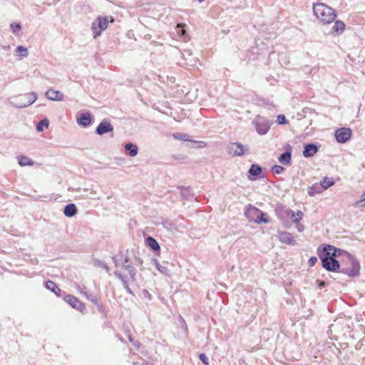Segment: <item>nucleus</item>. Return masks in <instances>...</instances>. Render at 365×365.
Wrapping results in <instances>:
<instances>
[{
  "mask_svg": "<svg viewBox=\"0 0 365 365\" xmlns=\"http://www.w3.org/2000/svg\"><path fill=\"white\" fill-rule=\"evenodd\" d=\"M323 250L324 252L327 253V255H331L335 258L342 256L343 259L340 272L346 274L349 277H356L359 274V263L349 253L329 245L324 246Z\"/></svg>",
  "mask_w": 365,
  "mask_h": 365,
  "instance_id": "1",
  "label": "nucleus"
},
{
  "mask_svg": "<svg viewBox=\"0 0 365 365\" xmlns=\"http://www.w3.org/2000/svg\"><path fill=\"white\" fill-rule=\"evenodd\" d=\"M313 11L316 17L323 24H329L336 17L335 11L323 3L313 5Z\"/></svg>",
  "mask_w": 365,
  "mask_h": 365,
  "instance_id": "2",
  "label": "nucleus"
},
{
  "mask_svg": "<svg viewBox=\"0 0 365 365\" xmlns=\"http://www.w3.org/2000/svg\"><path fill=\"white\" fill-rule=\"evenodd\" d=\"M37 97L35 92L25 93L16 97L14 101L11 102V104L18 108H26L33 104L36 101Z\"/></svg>",
  "mask_w": 365,
  "mask_h": 365,
  "instance_id": "3",
  "label": "nucleus"
},
{
  "mask_svg": "<svg viewBox=\"0 0 365 365\" xmlns=\"http://www.w3.org/2000/svg\"><path fill=\"white\" fill-rule=\"evenodd\" d=\"M319 257L322 259L323 267L327 270L335 272L339 269H341V265L340 266L339 262L334 257L331 255H327V253L324 252V250L322 251V253L320 254Z\"/></svg>",
  "mask_w": 365,
  "mask_h": 365,
  "instance_id": "4",
  "label": "nucleus"
},
{
  "mask_svg": "<svg viewBox=\"0 0 365 365\" xmlns=\"http://www.w3.org/2000/svg\"><path fill=\"white\" fill-rule=\"evenodd\" d=\"M245 215L250 221H254L258 224L268 222V220L264 217L265 214L259 209L252 206H250L247 208Z\"/></svg>",
  "mask_w": 365,
  "mask_h": 365,
  "instance_id": "5",
  "label": "nucleus"
},
{
  "mask_svg": "<svg viewBox=\"0 0 365 365\" xmlns=\"http://www.w3.org/2000/svg\"><path fill=\"white\" fill-rule=\"evenodd\" d=\"M253 124L259 135H264L269 131L272 122L263 116L257 115L254 119Z\"/></svg>",
  "mask_w": 365,
  "mask_h": 365,
  "instance_id": "6",
  "label": "nucleus"
},
{
  "mask_svg": "<svg viewBox=\"0 0 365 365\" xmlns=\"http://www.w3.org/2000/svg\"><path fill=\"white\" fill-rule=\"evenodd\" d=\"M108 26V19L106 16H99L92 24V30L93 37L96 38L101 36L102 31H105Z\"/></svg>",
  "mask_w": 365,
  "mask_h": 365,
  "instance_id": "7",
  "label": "nucleus"
},
{
  "mask_svg": "<svg viewBox=\"0 0 365 365\" xmlns=\"http://www.w3.org/2000/svg\"><path fill=\"white\" fill-rule=\"evenodd\" d=\"M351 130L347 128H339L335 132V138L337 142L344 143L348 141L351 135Z\"/></svg>",
  "mask_w": 365,
  "mask_h": 365,
  "instance_id": "8",
  "label": "nucleus"
},
{
  "mask_svg": "<svg viewBox=\"0 0 365 365\" xmlns=\"http://www.w3.org/2000/svg\"><path fill=\"white\" fill-rule=\"evenodd\" d=\"M247 150V148L240 143H231L228 145V153L233 156H242Z\"/></svg>",
  "mask_w": 365,
  "mask_h": 365,
  "instance_id": "9",
  "label": "nucleus"
},
{
  "mask_svg": "<svg viewBox=\"0 0 365 365\" xmlns=\"http://www.w3.org/2000/svg\"><path fill=\"white\" fill-rule=\"evenodd\" d=\"M64 300L66 302L69 304L73 308L76 309L81 312H82L85 309L84 304L78 299H77L73 295H66L64 297Z\"/></svg>",
  "mask_w": 365,
  "mask_h": 365,
  "instance_id": "10",
  "label": "nucleus"
},
{
  "mask_svg": "<svg viewBox=\"0 0 365 365\" xmlns=\"http://www.w3.org/2000/svg\"><path fill=\"white\" fill-rule=\"evenodd\" d=\"M113 130V126L111 125V123L106 120H103L96 128V132L98 135H102Z\"/></svg>",
  "mask_w": 365,
  "mask_h": 365,
  "instance_id": "11",
  "label": "nucleus"
},
{
  "mask_svg": "<svg viewBox=\"0 0 365 365\" xmlns=\"http://www.w3.org/2000/svg\"><path fill=\"white\" fill-rule=\"evenodd\" d=\"M45 95L48 99L51 101H63L64 100V95L54 89H48Z\"/></svg>",
  "mask_w": 365,
  "mask_h": 365,
  "instance_id": "12",
  "label": "nucleus"
},
{
  "mask_svg": "<svg viewBox=\"0 0 365 365\" xmlns=\"http://www.w3.org/2000/svg\"><path fill=\"white\" fill-rule=\"evenodd\" d=\"M91 120L92 116L88 112L82 113L79 114V116L77 118L78 124L83 127L88 126L91 123Z\"/></svg>",
  "mask_w": 365,
  "mask_h": 365,
  "instance_id": "13",
  "label": "nucleus"
},
{
  "mask_svg": "<svg viewBox=\"0 0 365 365\" xmlns=\"http://www.w3.org/2000/svg\"><path fill=\"white\" fill-rule=\"evenodd\" d=\"M318 151V147L314 143H309L305 145L303 151V155L305 158L314 156Z\"/></svg>",
  "mask_w": 365,
  "mask_h": 365,
  "instance_id": "14",
  "label": "nucleus"
},
{
  "mask_svg": "<svg viewBox=\"0 0 365 365\" xmlns=\"http://www.w3.org/2000/svg\"><path fill=\"white\" fill-rule=\"evenodd\" d=\"M286 212L287 216L289 217L292 220V222L294 223H297L298 222H299L303 217V213L302 211H297V212H295L292 210H287Z\"/></svg>",
  "mask_w": 365,
  "mask_h": 365,
  "instance_id": "15",
  "label": "nucleus"
},
{
  "mask_svg": "<svg viewBox=\"0 0 365 365\" xmlns=\"http://www.w3.org/2000/svg\"><path fill=\"white\" fill-rule=\"evenodd\" d=\"M279 239L280 242L287 245H294L295 241L292 239V235L289 232H282L279 234Z\"/></svg>",
  "mask_w": 365,
  "mask_h": 365,
  "instance_id": "16",
  "label": "nucleus"
},
{
  "mask_svg": "<svg viewBox=\"0 0 365 365\" xmlns=\"http://www.w3.org/2000/svg\"><path fill=\"white\" fill-rule=\"evenodd\" d=\"M76 213V206L73 203L68 204L64 207L63 214L68 217H73Z\"/></svg>",
  "mask_w": 365,
  "mask_h": 365,
  "instance_id": "17",
  "label": "nucleus"
},
{
  "mask_svg": "<svg viewBox=\"0 0 365 365\" xmlns=\"http://www.w3.org/2000/svg\"><path fill=\"white\" fill-rule=\"evenodd\" d=\"M291 153L290 152H284L280 155L278 158V160L280 163L284 165H290L291 163Z\"/></svg>",
  "mask_w": 365,
  "mask_h": 365,
  "instance_id": "18",
  "label": "nucleus"
},
{
  "mask_svg": "<svg viewBox=\"0 0 365 365\" xmlns=\"http://www.w3.org/2000/svg\"><path fill=\"white\" fill-rule=\"evenodd\" d=\"M125 149L128 152L129 155L131 157H134L138 154V148L136 145L128 143L125 145Z\"/></svg>",
  "mask_w": 365,
  "mask_h": 365,
  "instance_id": "19",
  "label": "nucleus"
},
{
  "mask_svg": "<svg viewBox=\"0 0 365 365\" xmlns=\"http://www.w3.org/2000/svg\"><path fill=\"white\" fill-rule=\"evenodd\" d=\"M345 29V24L341 21H336L334 25L332 28V32L336 33V34H341Z\"/></svg>",
  "mask_w": 365,
  "mask_h": 365,
  "instance_id": "20",
  "label": "nucleus"
},
{
  "mask_svg": "<svg viewBox=\"0 0 365 365\" xmlns=\"http://www.w3.org/2000/svg\"><path fill=\"white\" fill-rule=\"evenodd\" d=\"M147 245L154 251H159L160 247L158 242L152 237H148L146 239Z\"/></svg>",
  "mask_w": 365,
  "mask_h": 365,
  "instance_id": "21",
  "label": "nucleus"
},
{
  "mask_svg": "<svg viewBox=\"0 0 365 365\" xmlns=\"http://www.w3.org/2000/svg\"><path fill=\"white\" fill-rule=\"evenodd\" d=\"M84 296L87 298V299L93 302L95 305H96L100 311L101 310L102 305L99 303V301L95 294H88L87 292H85Z\"/></svg>",
  "mask_w": 365,
  "mask_h": 365,
  "instance_id": "22",
  "label": "nucleus"
},
{
  "mask_svg": "<svg viewBox=\"0 0 365 365\" xmlns=\"http://www.w3.org/2000/svg\"><path fill=\"white\" fill-rule=\"evenodd\" d=\"M262 168L259 165L256 164H252L251 167L249 169V173L251 175L253 176H258L262 173Z\"/></svg>",
  "mask_w": 365,
  "mask_h": 365,
  "instance_id": "23",
  "label": "nucleus"
},
{
  "mask_svg": "<svg viewBox=\"0 0 365 365\" xmlns=\"http://www.w3.org/2000/svg\"><path fill=\"white\" fill-rule=\"evenodd\" d=\"M334 182L332 179L325 177L321 181V185L319 186L321 187V189H322L323 191L330 187L331 185H334Z\"/></svg>",
  "mask_w": 365,
  "mask_h": 365,
  "instance_id": "24",
  "label": "nucleus"
},
{
  "mask_svg": "<svg viewBox=\"0 0 365 365\" xmlns=\"http://www.w3.org/2000/svg\"><path fill=\"white\" fill-rule=\"evenodd\" d=\"M173 136L175 139H177V140H183V141H190V142L195 143H197V141H195V140H190L188 134L176 133H173Z\"/></svg>",
  "mask_w": 365,
  "mask_h": 365,
  "instance_id": "25",
  "label": "nucleus"
},
{
  "mask_svg": "<svg viewBox=\"0 0 365 365\" xmlns=\"http://www.w3.org/2000/svg\"><path fill=\"white\" fill-rule=\"evenodd\" d=\"M153 262H154V264L155 265V267L157 268V269L160 273H162V274H163L165 275H168L169 274V270L167 268V267L161 264L156 259H154Z\"/></svg>",
  "mask_w": 365,
  "mask_h": 365,
  "instance_id": "26",
  "label": "nucleus"
},
{
  "mask_svg": "<svg viewBox=\"0 0 365 365\" xmlns=\"http://www.w3.org/2000/svg\"><path fill=\"white\" fill-rule=\"evenodd\" d=\"M46 287L55 293L56 294H58V292H60V289L57 287L56 283H54L53 281L48 280L46 282Z\"/></svg>",
  "mask_w": 365,
  "mask_h": 365,
  "instance_id": "27",
  "label": "nucleus"
},
{
  "mask_svg": "<svg viewBox=\"0 0 365 365\" xmlns=\"http://www.w3.org/2000/svg\"><path fill=\"white\" fill-rule=\"evenodd\" d=\"M19 164L21 166L33 165L34 162L26 156H21L19 158Z\"/></svg>",
  "mask_w": 365,
  "mask_h": 365,
  "instance_id": "28",
  "label": "nucleus"
},
{
  "mask_svg": "<svg viewBox=\"0 0 365 365\" xmlns=\"http://www.w3.org/2000/svg\"><path fill=\"white\" fill-rule=\"evenodd\" d=\"M123 269L128 271L132 281H135V274H136L135 269L130 264L123 265Z\"/></svg>",
  "mask_w": 365,
  "mask_h": 365,
  "instance_id": "29",
  "label": "nucleus"
},
{
  "mask_svg": "<svg viewBox=\"0 0 365 365\" xmlns=\"http://www.w3.org/2000/svg\"><path fill=\"white\" fill-rule=\"evenodd\" d=\"M16 52L21 57H26L29 54L27 48L22 46H17L16 48Z\"/></svg>",
  "mask_w": 365,
  "mask_h": 365,
  "instance_id": "30",
  "label": "nucleus"
},
{
  "mask_svg": "<svg viewBox=\"0 0 365 365\" xmlns=\"http://www.w3.org/2000/svg\"><path fill=\"white\" fill-rule=\"evenodd\" d=\"M322 192V189L319 185H314L309 188L308 193L309 195L313 196L317 193H321Z\"/></svg>",
  "mask_w": 365,
  "mask_h": 365,
  "instance_id": "31",
  "label": "nucleus"
},
{
  "mask_svg": "<svg viewBox=\"0 0 365 365\" xmlns=\"http://www.w3.org/2000/svg\"><path fill=\"white\" fill-rule=\"evenodd\" d=\"M48 126V120L47 119L41 120L36 125V129L38 131H42L43 130V127Z\"/></svg>",
  "mask_w": 365,
  "mask_h": 365,
  "instance_id": "32",
  "label": "nucleus"
},
{
  "mask_svg": "<svg viewBox=\"0 0 365 365\" xmlns=\"http://www.w3.org/2000/svg\"><path fill=\"white\" fill-rule=\"evenodd\" d=\"M354 206L356 207H365V192L362 194L361 200L355 202Z\"/></svg>",
  "mask_w": 365,
  "mask_h": 365,
  "instance_id": "33",
  "label": "nucleus"
},
{
  "mask_svg": "<svg viewBox=\"0 0 365 365\" xmlns=\"http://www.w3.org/2000/svg\"><path fill=\"white\" fill-rule=\"evenodd\" d=\"M272 170L275 174H281L284 171V168L281 165H275L272 168Z\"/></svg>",
  "mask_w": 365,
  "mask_h": 365,
  "instance_id": "34",
  "label": "nucleus"
},
{
  "mask_svg": "<svg viewBox=\"0 0 365 365\" xmlns=\"http://www.w3.org/2000/svg\"><path fill=\"white\" fill-rule=\"evenodd\" d=\"M113 259L115 267H122L123 268V265H125V264H124V262H123V259H121L120 256L118 258L113 257Z\"/></svg>",
  "mask_w": 365,
  "mask_h": 365,
  "instance_id": "35",
  "label": "nucleus"
},
{
  "mask_svg": "<svg viewBox=\"0 0 365 365\" xmlns=\"http://www.w3.org/2000/svg\"><path fill=\"white\" fill-rule=\"evenodd\" d=\"M10 26L13 29V33L14 34H16V32L21 29V25L20 24L13 23V24H11Z\"/></svg>",
  "mask_w": 365,
  "mask_h": 365,
  "instance_id": "36",
  "label": "nucleus"
},
{
  "mask_svg": "<svg viewBox=\"0 0 365 365\" xmlns=\"http://www.w3.org/2000/svg\"><path fill=\"white\" fill-rule=\"evenodd\" d=\"M277 121L278 124H279V125H283V124H285L287 123L285 116L284 115H279L277 116Z\"/></svg>",
  "mask_w": 365,
  "mask_h": 365,
  "instance_id": "37",
  "label": "nucleus"
},
{
  "mask_svg": "<svg viewBox=\"0 0 365 365\" xmlns=\"http://www.w3.org/2000/svg\"><path fill=\"white\" fill-rule=\"evenodd\" d=\"M199 358L205 365L209 364L208 358L206 356L205 354H200L199 355Z\"/></svg>",
  "mask_w": 365,
  "mask_h": 365,
  "instance_id": "38",
  "label": "nucleus"
},
{
  "mask_svg": "<svg viewBox=\"0 0 365 365\" xmlns=\"http://www.w3.org/2000/svg\"><path fill=\"white\" fill-rule=\"evenodd\" d=\"M114 275L118 278L119 279L121 280V282H124L125 279V277L123 276V274H121V272L118 270H116L114 272Z\"/></svg>",
  "mask_w": 365,
  "mask_h": 365,
  "instance_id": "39",
  "label": "nucleus"
},
{
  "mask_svg": "<svg viewBox=\"0 0 365 365\" xmlns=\"http://www.w3.org/2000/svg\"><path fill=\"white\" fill-rule=\"evenodd\" d=\"M317 262V258L316 257H312L309 259L308 263H309V266L312 267L316 264Z\"/></svg>",
  "mask_w": 365,
  "mask_h": 365,
  "instance_id": "40",
  "label": "nucleus"
},
{
  "mask_svg": "<svg viewBox=\"0 0 365 365\" xmlns=\"http://www.w3.org/2000/svg\"><path fill=\"white\" fill-rule=\"evenodd\" d=\"M123 284V287L124 288L126 289V291L130 293V294H132V291L130 289V288L129 287V285H128V283L126 280H125L124 282H122Z\"/></svg>",
  "mask_w": 365,
  "mask_h": 365,
  "instance_id": "41",
  "label": "nucleus"
},
{
  "mask_svg": "<svg viewBox=\"0 0 365 365\" xmlns=\"http://www.w3.org/2000/svg\"><path fill=\"white\" fill-rule=\"evenodd\" d=\"M183 27H184V25H182V24H178V28L180 29V30L178 31V33H179L180 35H184V34H185V30H184Z\"/></svg>",
  "mask_w": 365,
  "mask_h": 365,
  "instance_id": "42",
  "label": "nucleus"
},
{
  "mask_svg": "<svg viewBox=\"0 0 365 365\" xmlns=\"http://www.w3.org/2000/svg\"><path fill=\"white\" fill-rule=\"evenodd\" d=\"M190 190V187H186L185 189H182V188H180V194L182 195V197H185V192H188Z\"/></svg>",
  "mask_w": 365,
  "mask_h": 365,
  "instance_id": "43",
  "label": "nucleus"
},
{
  "mask_svg": "<svg viewBox=\"0 0 365 365\" xmlns=\"http://www.w3.org/2000/svg\"><path fill=\"white\" fill-rule=\"evenodd\" d=\"M121 259H123V262H124V264H128L129 262V258L127 256H125L123 255H120Z\"/></svg>",
  "mask_w": 365,
  "mask_h": 365,
  "instance_id": "44",
  "label": "nucleus"
},
{
  "mask_svg": "<svg viewBox=\"0 0 365 365\" xmlns=\"http://www.w3.org/2000/svg\"><path fill=\"white\" fill-rule=\"evenodd\" d=\"M76 287H77L78 291L79 292H81L82 294H83V295H84V293H85V292H86L85 291V289H86V288H85V287H81L80 285H77V286H76Z\"/></svg>",
  "mask_w": 365,
  "mask_h": 365,
  "instance_id": "45",
  "label": "nucleus"
},
{
  "mask_svg": "<svg viewBox=\"0 0 365 365\" xmlns=\"http://www.w3.org/2000/svg\"><path fill=\"white\" fill-rule=\"evenodd\" d=\"M297 228L299 232H302L304 231V227L302 225H297Z\"/></svg>",
  "mask_w": 365,
  "mask_h": 365,
  "instance_id": "46",
  "label": "nucleus"
},
{
  "mask_svg": "<svg viewBox=\"0 0 365 365\" xmlns=\"http://www.w3.org/2000/svg\"><path fill=\"white\" fill-rule=\"evenodd\" d=\"M325 286V282H321L320 284H319V287H323Z\"/></svg>",
  "mask_w": 365,
  "mask_h": 365,
  "instance_id": "47",
  "label": "nucleus"
},
{
  "mask_svg": "<svg viewBox=\"0 0 365 365\" xmlns=\"http://www.w3.org/2000/svg\"><path fill=\"white\" fill-rule=\"evenodd\" d=\"M91 193L94 195V194H96V191H94V190H92L91 191Z\"/></svg>",
  "mask_w": 365,
  "mask_h": 365,
  "instance_id": "48",
  "label": "nucleus"
},
{
  "mask_svg": "<svg viewBox=\"0 0 365 365\" xmlns=\"http://www.w3.org/2000/svg\"><path fill=\"white\" fill-rule=\"evenodd\" d=\"M198 1H199V2H202V1H204V0H198Z\"/></svg>",
  "mask_w": 365,
  "mask_h": 365,
  "instance_id": "49",
  "label": "nucleus"
}]
</instances>
